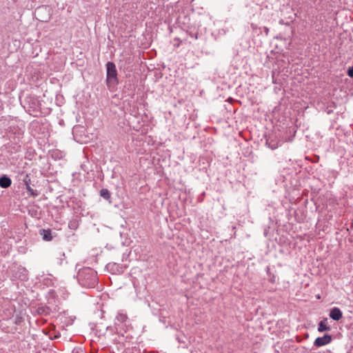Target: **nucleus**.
Instances as JSON below:
<instances>
[{
	"label": "nucleus",
	"instance_id": "1",
	"mask_svg": "<svg viewBox=\"0 0 353 353\" xmlns=\"http://www.w3.org/2000/svg\"><path fill=\"white\" fill-rule=\"evenodd\" d=\"M77 279L81 285L88 288H94L98 283L97 272L90 268L81 269Z\"/></svg>",
	"mask_w": 353,
	"mask_h": 353
},
{
	"label": "nucleus",
	"instance_id": "2",
	"mask_svg": "<svg viewBox=\"0 0 353 353\" xmlns=\"http://www.w3.org/2000/svg\"><path fill=\"white\" fill-rule=\"evenodd\" d=\"M106 85L110 90L113 91L119 83L115 64L112 61H108L106 63Z\"/></svg>",
	"mask_w": 353,
	"mask_h": 353
},
{
	"label": "nucleus",
	"instance_id": "3",
	"mask_svg": "<svg viewBox=\"0 0 353 353\" xmlns=\"http://www.w3.org/2000/svg\"><path fill=\"white\" fill-rule=\"evenodd\" d=\"M114 324L117 330L119 329L125 331L129 325V320L126 313L123 311H119L116 316Z\"/></svg>",
	"mask_w": 353,
	"mask_h": 353
},
{
	"label": "nucleus",
	"instance_id": "4",
	"mask_svg": "<svg viewBox=\"0 0 353 353\" xmlns=\"http://www.w3.org/2000/svg\"><path fill=\"white\" fill-rule=\"evenodd\" d=\"M332 340L331 335L325 334L323 336L318 337L314 342V345L319 347L329 344Z\"/></svg>",
	"mask_w": 353,
	"mask_h": 353
},
{
	"label": "nucleus",
	"instance_id": "5",
	"mask_svg": "<svg viewBox=\"0 0 353 353\" xmlns=\"http://www.w3.org/2000/svg\"><path fill=\"white\" fill-rule=\"evenodd\" d=\"M329 316L334 321H339L343 317V313L339 307H334L330 310Z\"/></svg>",
	"mask_w": 353,
	"mask_h": 353
},
{
	"label": "nucleus",
	"instance_id": "6",
	"mask_svg": "<svg viewBox=\"0 0 353 353\" xmlns=\"http://www.w3.org/2000/svg\"><path fill=\"white\" fill-rule=\"evenodd\" d=\"M52 311V309L50 307L44 305H39L36 308V313L39 315L48 316Z\"/></svg>",
	"mask_w": 353,
	"mask_h": 353
},
{
	"label": "nucleus",
	"instance_id": "7",
	"mask_svg": "<svg viewBox=\"0 0 353 353\" xmlns=\"http://www.w3.org/2000/svg\"><path fill=\"white\" fill-rule=\"evenodd\" d=\"M106 268L108 271H110L112 274H117L121 271V267L115 263H109L106 265Z\"/></svg>",
	"mask_w": 353,
	"mask_h": 353
},
{
	"label": "nucleus",
	"instance_id": "8",
	"mask_svg": "<svg viewBox=\"0 0 353 353\" xmlns=\"http://www.w3.org/2000/svg\"><path fill=\"white\" fill-rule=\"evenodd\" d=\"M12 181L6 175H3L0 177V187L2 188H7L11 185Z\"/></svg>",
	"mask_w": 353,
	"mask_h": 353
},
{
	"label": "nucleus",
	"instance_id": "9",
	"mask_svg": "<svg viewBox=\"0 0 353 353\" xmlns=\"http://www.w3.org/2000/svg\"><path fill=\"white\" fill-rule=\"evenodd\" d=\"M40 234L44 241H50L52 239V232L50 230H41Z\"/></svg>",
	"mask_w": 353,
	"mask_h": 353
},
{
	"label": "nucleus",
	"instance_id": "10",
	"mask_svg": "<svg viewBox=\"0 0 353 353\" xmlns=\"http://www.w3.org/2000/svg\"><path fill=\"white\" fill-rule=\"evenodd\" d=\"M327 319H325V321H321L319 323V326H318V331L320 332H323L324 331H327V330H330V327L327 325V324L325 323V321Z\"/></svg>",
	"mask_w": 353,
	"mask_h": 353
},
{
	"label": "nucleus",
	"instance_id": "11",
	"mask_svg": "<svg viewBox=\"0 0 353 353\" xmlns=\"http://www.w3.org/2000/svg\"><path fill=\"white\" fill-rule=\"evenodd\" d=\"M266 145H268V148H270V149L275 150L279 148V142L276 141L270 140V139H268L266 140Z\"/></svg>",
	"mask_w": 353,
	"mask_h": 353
},
{
	"label": "nucleus",
	"instance_id": "12",
	"mask_svg": "<svg viewBox=\"0 0 353 353\" xmlns=\"http://www.w3.org/2000/svg\"><path fill=\"white\" fill-rule=\"evenodd\" d=\"M100 196L107 201H110L111 194L108 189L103 188L100 190Z\"/></svg>",
	"mask_w": 353,
	"mask_h": 353
},
{
	"label": "nucleus",
	"instance_id": "13",
	"mask_svg": "<svg viewBox=\"0 0 353 353\" xmlns=\"http://www.w3.org/2000/svg\"><path fill=\"white\" fill-rule=\"evenodd\" d=\"M56 256L58 259L57 263L61 265L63 261L65 259V253L62 251H59L56 253Z\"/></svg>",
	"mask_w": 353,
	"mask_h": 353
},
{
	"label": "nucleus",
	"instance_id": "14",
	"mask_svg": "<svg viewBox=\"0 0 353 353\" xmlns=\"http://www.w3.org/2000/svg\"><path fill=\"white\" fill-rule=\"evenodd\" d=\"M27 190L30 195L32 196H37L39 194V193L37 191H34L30 185H27Z\"/></svg>",
	"mask_w": 353,
	"mask_h": 353
},
{
	"label": "nucleus",
	"instance_id": "15",
	"mask_svg": "<svg viewBox=\"0 0 353 353\" xmlns=\"http://www.w3.org/2000/svg\"><path fill=\"white\" fill-rule=\"evenodd\" d=\"M347 74L350 77H353V66L350 67L347 70Z\"/></svg>",
	"mask_w": 353,
	"mask_h": 353
},
{
	"label": "nucleus",
	"instance_id": "16",
	"mask_svg": "<svg viewBox=\"0 0 353 353\" xmlns=\"http://www.w3.org/2000/svg\"><path fill=\"white\" fill-rule=\"evenodd\" d=\"M44 8H39L36 10V13H38L39 12H40L41 10L43 9Z\"/></svg>",
	"mask_w": 353,
	"mask_h": 353
},
{
	"label": "nucleus",
	"instance_id": "17",
	"mask_svg": "<svg viewBox=\"0 0 353 353\" xmlns=\"http://www.w3.org/2000/svg\"><path fill=\"white\" fill-rule=\"evenodd\" d=\"M193 37H195V39H197V36L196 35H193Z\"/></svg>",
	"mask_w": 353,
	"mask_h": 353
},
{
	"label": "nucleus",
	"instance_id": "18",
	"mask_svg": "<svg viewBox=\"0 0 353 353\" xmlns=\"http://www.w3.org/2000/svg\"><path fill=\"white\" fill-rule=\"evenodd\" d=\"M193 37H195V39H197V36L196 35H193Z\"/></svg>",
	"mask_w": 353,
	"mask_h": 353
}]
</instances>
